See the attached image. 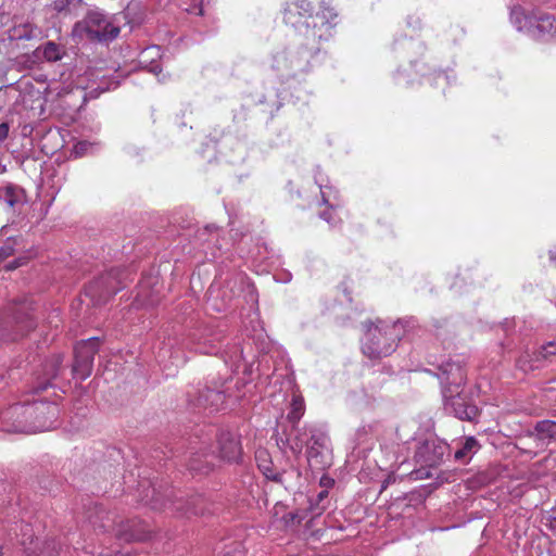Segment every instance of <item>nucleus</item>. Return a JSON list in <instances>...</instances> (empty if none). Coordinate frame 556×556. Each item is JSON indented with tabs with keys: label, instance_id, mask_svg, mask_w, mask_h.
<instances>
[{
	"label": "nucleus",
	"instance_id": "42",
	"mask_svg": "<svg viewBox=\"0 0 556 556\" xmlns=\"http://www.w3.org/2000/svg\"><path fill=\"white\" fill-rule=\"evenodd\" d=\"M92 148V143L88 142V141H79L78 143L75 144V153L77 155H83L85 153L88 152L89 149Z\"/></svg>",
	"mask_w": 556,
	"mask_h": 556
},
{
	"label": "nucleus",
	"instance_id": "11",
	"mask_svg": "<svg viewBox=\"0 0 556 556\" xmlns=\"http://www.w3.org/2000/svg\"><path fill=\"white\" fill-rule=\"evenodd\" d=\"M73 34L92 41H112L118 36L119 27L113 23L112 17L104 11L92 9L87 12L81 21L74 25Z\"/></svg>",
	"mask_w": 556,
	"mask_h": 556
},
{
	"label": "nucleus",
	"instance_id": "61",
	"mask_svg": "<svg viewBox=\"0 0 556 556\" xmlns=\"http://www.w3.org/2000/svg\"><path fill=\"white\" fill-rule=\"evenodd\" d=\"M68 541H71L72 543L75 541V533H72V538L68 539Z\"/></svg>",
	"mask_w": 556,
	"mask_h": 556
},
{
	"label": "nucleus",
	"instance_id": "29",
	"mask_svg": "<svg viewBox=\"0 0 556 556\" xmlns=\"http://www.w3.org/2000/svg\"><path fill=\"white\" fill-rule=\"evenodd\" d=\"M478 450V441L473 437H468L465 439L462 447L455 452L454 457L456 460L469 459Z\"/></svg>",
	"mask_w": 556,
	"mask_h": 556
},
{
	"label": "nucleus",
	"instance_id": "28",
	"mask_svg": "<svg viewBox=\"0 0 556 556\" xmlns=\"http://www.w3.org/2000/svg\"><path fill=\"white\" fill-rule=\"evenodd\" d=\"M514 328V320L506 319L502 325H497L495 327H492V330H494L497 334L503 332L506 337V341L498 342V346L502 350L505 351H513L515 348V338L511 337V331Z\"/></svg>",
	"mask_w": 556,
	"mask_h": 556
},
{
	"label": "nucleus",
	"instance_id": "32",
	"mask_svg": "<svg viewBox=\"0 0 556 556\" xmlns=\"http://www.w3.org/2000/svg\"><path fill=\"white\" fill-rule=\"evenodd\" d=\"M80 7V0H55L53 10L63 15L75 14Z\"/></svg>",
	"mask_w": 556,
	"mask_h": 556
},
{
	"label": "nucleus",
	"instance_id": "1",
	"mask_svg": "<svg viewBox=\"0 0 556 556\" xmlns=\"http://www.w3.org/2000/svg\"><path fill=\"white\" fill-rule=\"evenodd\" d=\"M336 18L323 0H286L283 21L295 35L271 56V68L282 81L301 79L319 63L321 42L333 36Z\"/></svg>",
	"mask_w": 556,
	"mask_h": 556
},
{
	"label": "nucleus",
	"instance_id": "13",
	"mask_svg": "<svg viewBox=\"0 0 556 556\" xmlns=\"http://www.w3.org/2000/svg\"><path fill=\"white\" fill-rule=\"evenodd\" d=\"M268 345L263 333H260L257 338L244 340L242 345L236 343L228 348L223 352V357L227 365H230L235 371H239L241 363L245 366L256 357L257 353H267Z\"/></svg>",
	"mask_w": 556,
	"mask_h": 556
},
{
	"label": "nucleus",
	"instance_id": "58",
	"mask_svg": "<svg viewBox=\"0 0 556 556\" xmlns=\"http://www.w3.org/2000/svg\"><path fill=\"white\" fill-rule=\"evenodd\" d=\"M486 534V525L481 530V535L484 536Z\"/></svg>",
	"mask_w": 556,
	"mask_h": 556
},
{
	"label": "nucleus",
	"instance_id": "21",
	"mask_svg": "<svg viewBox=\"0 0 556 556\" xmlns=\"http://www.w3.org/2000/svg\"><path fill=\"white\" fill-rule=\"evenodd\" d=\"M225 405L226 395L224 391L207 384H205L203 390L200 391L195 403L197 407H202L205 410H208V413L219 412L225 408Z\"/></svg>",
	"mask_w": 556,
	"mask_h": 556
},
{
	"label": "nucleus",
	"instance_id": "3",
	"mask_svg": "<svg viewBox=\"0 0 556 556\" xmlns=\"http://www.w3.org/2000/svg\"><path fill=\"white\" fill-rule=\"evenodd\" d=\"M415 327L416 320L412 317L392 323L378 319L376 323L366 324L362 351L371 359L387 357L395 351L397 342Z\"/></svg>",
	"mask_w": 556,
	"mask_h": 556
},
{
	"label": "nucleus",
	"instance_id": "56",
	"mask_svg": "<svg viewBox=\"0 0 556 556\" xmlns=\"http://www.w3.org/2000/svg\"><path fill=\"white\" fill-rule=\"evenodd\" d=\"M361 392H362V394L364 395V397H363V399H367V397H366V395H367V391H366V389H365L364 387H362V388H361Z\"/></svg>",
	"mask_w": 556,
	"mask_h": 556
},
{
	"label": "nucleus",
	"instance_id": "54",
	"mask_svg": "<svg viewBox=\"0 0 556 556\" xmlns=\"http://www.w3.org/2000/svg\"><path fill=\"white\" fill-rule=\"evenodd\" d=\"M352 402L367 404V403H369V400L368 399H359V400L352 399Z\"/></svg>",
	"mask_w": 556,
	"mask_h": 556
},
{
	"label": "nucleus",
	"instance_id": "50",
	"mask_svg": "<svg viewBox=\"0 0 556 556\" xmlns=\"http://www.w3.org/2000/svg\"><path fill=\"white\" fill-rule=\"evenodd\" d=\"M290 280H291V274L290 273L283 274V277L278 279V281H280V282H289Z\"/></svg>",
	"mask_w": 556,
	"mask_h": 556
},
{
	"label": "nucleus",
	"instance_id": "2",
	"mask_svg": "<svg viewBox=\"0 0 556 556\" xmlns=\"http://www.w3.org/2000/svg\"><path fill=\"white\" fill-rule=\"evenodd\" d=\"M71 386L38 384L31 401L15 403L1 413L8 431L35 433L52 429L60 414L58 402L67 391L63 387Z\"/></svg>",
	"mask_w": 556,
	"mask_h": 556
},
{
	"label": "nucleus",
	"instance_id": "23",
	"mask_svg": "<svg viewBox=\"0 0 556 556\" xmlns=\"http://www.w3.org/2000/svg\"><path fill=\"white\" fill-rule=\"evenodd\" d=\"M529 440L535 442L538 451L545 450L548 444L556 440V421L541 420L539 421L533 432L528 435Z\"/></svg>",
	"mask_w": 556,
	"mask_h": 556
},
{
	"label": "nucleus",
	"instance_id": "40",
	"mask_svg": "<svg viewBox=\"0 0 556 556\" xmlns=\"http://www.w3.org/2000/svg\"><path fill=\"white\" fill-rule=\"evenodd\" d=\"M62 363V359L60 356L51 359L49 366L51 368V374L49 375V377H47L45 380H42L41 382H50L52 379H55L58 378V375H56V365H60Z\"/></svg>",
	"mask_w": 556,
	"mask_h": 556
},
{
	"label": "nucleus",
	"instance_id": "18",
	"mask_svg": "<svg viewBox=\"0 0 556 556\" xmlns=\"http://www.w3.org/2000/svg\"><path fill=\"white\" fill-rule=\"evenodd\" d=\"M219 458L227 463H239L242 457L240 437L229 430H222L217 437Z\"/></svg>",
	"mask_w": 556,
	"mask_h": 556
},
{
	"label": "nucleus",
	"instance_id": "12",
	"mask_svg": "<svg viewBox=\"0 0 556 556\" xmlns=\"http://www.w3.org/2000/svg\"><path fill=\"white\" fill-rule=\"evenodd\" d=\"M304 447L306 460L312 471H325L333 462L332 444L326 430L317 426H309L305 430Z\"/></svg>",
	"mask_w": 556,
	"mask_h": 556
},
{
	"label": "nucleus",
	"instance_id": "49",
	"mask_svg": "<svg viewBox=\"0 0 556 556\" xmlns=\"http://www.w3.org/2000/svg\"><path fill=\"white\" fill-rule=\"evenodd\" d=\"M198 351L203 354H217L219 350L213 345H211L210 348H206L203 345V346H199Z\"/></svg>",
	"mask_w": 556,
	"mask_h": 556
},
{
	"label": "nucleus",
	"instance_id": "35",
	"mask_svg": "<svg viewBox=\"0 0 556 556\" xmlns=\"http://www.w3.org/2000/svg\"><path fill=\"white\" fill-rule=\"evenodd\" d=\"M329 492L321 490L314 500L309 501V509L314 516L321 515L327 506L324 502L328 498Z\"/></svg>",
	"mask_w": 556,
	"mask_h": 556
},
{
	"label": "nucleus",
	"instance_id": "16",
	"mask_svg": "<svg viewBox=\"0 0 556 556\" xmlns=\"http://www.w3.org/2000/svg\"><path fill=\"white\" fill-rule=\"evenodd\" d=\"M0 204L8 215L20 217L28 205L26 191L17 185L8 184L0 189Z\"/></svg>",
	"mask_w": 556,
	"mask_h": 556
},
{
	"label": "nucleus",
	"instance_id": "52",
	"mask_svg": "<svg viewBox=\"0 0 556 556\" xmlns=\"http://www.w3.org/2000/svg\"><path fill=\"white\" fill-rule=\"evenodd\" d=\"M98 556H129V555H126V554H124L122 552H116L114 555L109 554V553H105V554L104 553H100Z\"/></svg>",
	"mask_w": 556,
	"mask_h": 556
},
{
	"label": "nucleus",
	"instance_id": "7",
	"mask_svg": "<svg viewBox=\"0 0 556 556\" xmlns=\"http://www.w3.org/2000/svg\"><path fill=\"white\" fill-rule=\"evenodd\" d=\"M480 384H446L442 390L444 409L460 420L475 421L479 415Z\"/></svg>",
	"mask_w": 556,
	"mask_h": 556
},
{
	"label": "nucleus",
	"instance_id": "48",
	"mask_svg": "<svg viewBox=\"0 0 556 556\" xmlns=\"http://www.w3.org/2000/svg\"><path fill=\"white\" fill-rule=\"evenodd\" d=\"M10 126L7 122L0 124V142L4 141L9 136Z\"/></svg>",
	"mask_w": 556,
	"mask_h": 556
},
{
	"label": "nucleus",
	"instance_id": "45",
	"mask_svg": "<svg viewBox=\"0 0 556 556\" xmlns=\"http://www.w3.org/2000/svg\"><path fill=\"white\" fill-rule=\"evenodd\" d=\"M79 551H81V553L85 555H93L92 549H89L87 546L81 545L79 541H76L75 545L73 546V552L79 555Z\"/></svg>",
	"mask_w": 556,
	"mask_h": 556
},
{
	"label": "nucleus",
	"instance_id": "9",
	"mask_svg": "<svg viewBox=\"0 0 556 556\" xmlns=\"http://www.w3.org/2000/svg\"><path fill=\"white\" fill-rule=\"evenodd\" d=\"M305 413V402L299 389L294 386L291 388V401L289 405V413L287 415L288 428H283L282 432H278V443L286 445L294 455H300L304 448V437H307L304 428L299 427V422Z\"/></svg>",
	"mask_w": 556,
	"mask_h": 556
},
{
	"label": "nucleus",
	"instance_id": "15",
	"mask_svg": "<svg viewBox=\"0 0 556 556\" xmlns=\"http://www.w3.org/2000/svg\"><path fill=\"white\" fill-rule=\"evenodd\" d=\"M122 288L121 282L117 280V271L112 269L91 281L86 287L85 293L96 304H101L106 302L110 296L116 294Z\"/></svg>",
	"mask_w": 556,
	"mask_h": 556
},
{
	"label": "nucleus",
	"instance_id": "36",
	"mask_svg": "<svg viewBox=\"0 0 556 556\" xmlns=\"http://www.w3.org/2000/svg\"><path fill=\"white\" fill-rule=\"evenodd\" d=\"M409 66L412 68H415L414 74L413 73H406L403 76V79H404L405 84L414 85L416 81H419L420 77H424L426 75V72H425L426 65L421 64L420 67L417 68L418 62L416 60H410L409 61Z\"/></svg>",
	"mask_w": 556,
	"mask_h": 556
},
{
	"label": "nucleus",
	"instance_id": "10",
	"mask_svg": "<svg viewBox=\"0 0 556 556\" xmlns=\"http://www.w3.org/2000/svg\"><path fill=\"white\" fill-rule=\"evenodd\" d=\"M147 483L148 488H146L144 481L139 483V486L142 489L140 496L141 501L144 504L150 505L153 509H162L168 506L187 516H198L211 513L207 507V500L201 494H193L187 500L180 497L162 502L160 491H157L151 482Z\"/></svg>",
	"mask_w": 556,
	"mask_h": 556
},
{
	"label": "nucleus",
	"instance_id": "38",
	"mask_svg": "<svg viewBox=\"0 0 556 556\" xmlns=\"http://www.w3.org/2000/svg\"><path fill=\"white\" fill-rule=\"evenodd\" d=\"M189 469L191 471L200 472V473H207L212 467L206 463L205 466H202L200 460L195 457L191 458L189 464Z\"/></svg>",
	"mask_w": 556,
	"mask_h": 556
},
{
	"label": "nucleus",
	"instance_id": "60",
	"mask_svg": "<svg viewBox=\"0 0 556 556\" xmlns=\"http://www.w3.org/2000/svg\"><path fill=\"white\" fill-rule=\"evenodd\" d=\"M28 531H30V529H29V527L26 525V526H25V533H24V535H23V536H26V534H27V532H28Z\"/></svg>",
	"mask_w": 556,
	"mask_h": 556
},
{
	"label": "nucleus",
	"instance_id": "51",
	"mask_svg": "<svg viewBox=\"0 0 556 556\" xmlns=\"http://www.w3.org/2000/svg\"><path fill=\"white\" fill-rule=\"evenodd\" d=\"M549 261L556 266V250L549 251Z\"/></svg>",
	"mask_w": 556,
	"mask_h": 556
},
{
	"label": "nucleus",
	"instance_id": "34",
	"mask_svg": "<svg viewBox=\"0 0 556 556\" xmlns=\"http://www.w3.org/2000/svg\"><path fill=\"white\" fill-rule=\"evenodd\" d=\"M43 58L49 62L60 61L63 56L61 47L53 42L48 41L42 48Z\"/></svg>",
	"mask_w": 556,
	"mask_h": 556
},
{
	"label": "nucleus",
	"instance_id": "14",
	"mask_svg": "<svg viewBox=\"0 0 556 556\" xmlns=\"http://www.w3.org/2000/svg\"><path fill=\"white\" fill-rule=\"evenodd\" d=\"M99 338L92 337L81 340L74 348V362L72 366L73 379L86 380L92 371L94 355L99 351Z\"/></svg>",
	"mask_w": 556,
	"mask_h": 556
},
{
	"label": "nucleus",
	"instance_id": "33",
	"mask_svg": "<svg viewBox=\"0 0 556 556\" xmlns=\"http://www.w3.org/2000/svg\"><path fill=\"white\" fill-rule=\"evenodd\" d=\"M400 49L406 54L410 53H422L425 50V46L422 42L414 39L404 38L402 41H395V49Z\"/></svg>",
	"mask_w": 556,
	"mask_h": 556
},
{
	"label": "nucleus",
	"instance_id": "47",
	"mask_svg": "<svg viewBox=\"0 0 556 556\" xmlns=\"http://www.w3.org/2000/svg\"><path fill=\"white\" fill-rule=\"evenodd\" d=\"M78 409L80 410V413H77V414H76V418H77L78 416H83V417H85V416L87 415V408H86V407H85V408L79 407ZM72 424H73V427H74V430H75V431H78V430L81 428L80 421H77V422H76L75 417H73Z\"/></svg>",
	"mask_w": 556,
	"mask_h": 556
},
{
	"label": "nucleus",
	"instance_id": "59",
	"mask_svg": "<svg viewBox=\"0 0 556 556\" xmlns=\"http://www.w3.org/2000/svg\"><path fill=\"white\" fill-rule=\"evenodd\" d=\"M136 5V3H130L127 8V11L128 13L130 12V10H132V8Z\"/></svg>",
	"mask_w": 556,
	"mask_h": 556
},
{
	"label": "nucleus",
	"instance_id": "37",
	"mask_svg": "<svg viewBox=\"0 0 556 556\" xmlns=\"http://www.w3.org/2000/svg\"><path fill=\"white\" fill-rule=\"evenodd\" d=\"M485 481H486V477L483 473H481V475H478L476 477L468 479L466 482V485H467V489H469L471 491H476V490H479L480 488H482L483 484L485 483Z\"/></svg>",
	"mask_w": 556,
	"mask_h": 556
},
{
	"label": "nucleus",
	"instance_id": "44",
	"mask_svg": "<svg viewBox=\"0 0 556 556\" xmlns=\"http://www.w3.org/2000/svg\"><path fill=\"white\" fill-rule=\"evenodd\" d=\"M319 484L321 488H324V490L328 491L330 488L333 486L334 480L328 475L324 473L319 479Z\"/></svg>",
	"mask_w": 556,
	"mask_h": 556
},
{
	"label": "nucleus",
	"instance_id": "26",
	"mask_svg": "<svg viewBox=\"0 0 556 556\" xmlns=\"http://www.w3.org/2000/svg\"><path fill=\"white\" fill-rule=\"evenodd\" d=\"M255 458L258 469L266 477V479L280 483L285 482L283 473L274 470L271 460L268 458V453L266 451L256 452Z\"/></svg>",
	"mask_w": 556,
	"mask_h": 556
},
{
	"label": "nucleus",
	"instance_id": "25",
	"mask_svg": "<svg viewBox=\"0 0 556 556\" xmlns=\"http://www.w3.org/2000/svg\"><path fill=\"white\" fill-rule=\"evenodd\" d=\"M104 516L108 520H111L109 514L105 513L102 506L94 504L93 506H89L86 511V521L93 527V529H99L103 532L109 531L111 529V525L104 522Z\"/></svg>",
	"mask_w": 556,
	"mask_h": 556
},
{
	"label": "nucleus",
	"instance_id": "24",
	"mask_svg": "<svg viewBox=\"0 0 556 556\" xmlns=\"http://www.w3.org/2000/svg\"><path fill=\"white\" fill-rule=\"evenodd\" d=\"M421 374L425 375L420 378L422 380L438 378L439 380H445L447 382H460L466 379L464 369L456 362L444 363L439 367L438 372H432L431 370L425 369L421 371Z\"/></svg>",
	"mask_w": 556,
	"mask_h": 556
},
{
	"label": "nucleus",
	"instance_id": "55",
	"mask_svg": "<svg viewBox=\"0 0 556 556\" xmlns=\"http://www.w3.org/2000/svg\"><path fill=\"white\" fill-rule=\"evenodd\" d=\"M366 433H367V431H366V428H365V427H362V428H359V429L357 430V434H359V435H361V434H366Z\"/></svg>",
	"mask_w": 556,
	"mask_h": 556
},
{
	"label": "nucleus",
	"instance_id": "20",
	"mask_svg": "<svg viewBox=\"0 0 556 556\" xmlns=\"http://www.w3.org/2000/svg\"><path fill=\"white\" fill-rule=\"evenodd\" d=\"M318 174L319 172L315 175V180L320 189L321 203L330 206V210L321 212L319 217L327 222L331 227H334L341 222L340 218L333 213V207L339 205L337 201L338 191L334 190L331 186L325 185L324 180L319 178Z\"/></svg>",
	"mask_w": 556,
	"mask_h": 556
},
{
	"label": "nucleus",
	"instance_id": "19",
	"mask_svg": "<svg viewBox=\"0 0 556 556\" xmlns=\"http://www.w3.org/2000/svg\"><path fill=\"white\" fill-rule=\"evenodd\" d=\"M114 531L117 539L123 542L144 541L150 536L148 525L137 518L122 521Z\"/></svg>",
	"mask_w": 556,
	"mask_h": 556
},
{
	"label": "nucleus",
	"instance_id": "17",
	"mask_svg": "<svg viewBox=\"0 0 556 556\" xmlns=\"http://www.w3.org/2000/svg\"><path fill=\"white\" fill-rule=\"evenodd\" d=\"M556 356V339L543 343L540 348L525 351L517 359V366L520 370L527 372L539 369L543 363Z\"/></svg>",
	"mask_w": 556,
	"mask_h": 556
},
{
	"label": "nucleus",
	"instance_id": "57",
	"mask_svg": "<svg viewBox=\"0 0 556 556\" xmlns=\"http://www.w3.org/2000/svg\"><path fill=\"white\" fill-rule=\"evenodd\" d=\"M401 75H402V71L397 70V72H396V79H397L399 83H400V79H401Z\"/></svg>",
	"mask_w": 556,
	"mask_h": 556
},
{
	"label": "nucleus",
	"instance_id": "8",
	"mask_svg": "<svg viewBox=\"0 0 556 556\" xmlns=\"http://www.w3.org/2000/svg\"><path fill=\"white\" fill-rule=\"evenodd\" d=\"M210 299L214 301L213 307L218 311H226L231 302L243 294L247 302L256 303L257 292L250 279L243 274H235L222 286L216 280L210 287Z\"/></svg>",
	"mask_w": 556,
	"mask_h": 556
},
{
	"label": "nucleus",
	"instance_id": "6",
	"mask_svg": "<svg viewBox=\"0 0 556 556\" xmlns=\"http://www.w3.org/2000/svg\"><path fill=\"white\" fill-rule=\"evenodd\" d=\"M509 20L515 29L528 37L549 41L556 39V17L539 10L528 11L520 5L510 9Z\"/></svg>",
	"mask_w": 556,
	"mask_h": 556
},
{
	"label": "nucleus",
	"instance_id": "39",
	"mask_svg": "<svg viewBox=\"0 0 556 556\" xmlns=\"http://www.w3.org/2000/svg\"><path fill=\"white\" fill-rule=\"evenodd\" d=\"M185 10L191 14L203 15V0H191Z\"/></svg>",
	"mask_w": 556,
	"mask_h": 556
},
{
	"label": "nucleus",
	"instance_id": "30",
	"mask_svg": "<svg viewBox=\"0 0 556 556\" xmlns=\"http://www.w3.org/2000/svg\"><path fill=\"white\" fill-rule=\"evenodd\" d=\"M59 548H56V542L54 540H50L45 542L42 548L40 549L41 556H72L71 548L66 546H62L61 543H58Z\"/></svg>",
	"mask_w": 556,
	"mask_h": 556
},
{
	"label": "nucleus",
	"instance_id": "5",
	"mask_svg": "<svg viewBox=\"0 0 556 556\" xmlns=\"http://www.w3.org/2000/svg\"><path fill=\"white\" fill-rule=\"evenodd\" d=\"M36 311L34 301L28 298L9 303L0 314V341H16L35 329Z\"/></svg>",
	"mask_w": 556,
	"mask_h": 556
},
{
	"label": "nucleus",
	"instance_id": "31",
	"mask_svg": "<svg viewBox=\"0 0 556 556\" xmlns=\"http://www.w3.org/2000/svg\"><path fill=\"white\" fill-rule=\"evenodd\" d=\"M41 36V29L30 23L20 25L15 28V37L24 40L36 39Z\"/></svg>",
	"mask_w": 556,
	"mask_h": 556
},
{
	"label": "nucleus",
	"instance_id": "62",
	"mask_svg": "<svg viewBox=\"0 0 556 556\" xmlns=\"http://www.w3.org/2000/svg\"><path fill=\"white\" fill-rule=\"evenodd\" d=\"M212 228H215V227H214V226H206V227H205V229H206V230H208V231H211V230H212Z\"/></svg>",
	"mask_w": 556,
	"mask_h": 556
},
{
	"label": "nucleus",
	"instance_id": "27",
	"mask_svg": "<svg viewBox=\"0 0 556 556\" xmlns=\"http://www.w3.org/2000/svg\"><path fill=\"white\" fill-rule=\"evenodd\" d=\"M26 245L22 239V237H9L1 245H0V263L7 260L9 256L14 255L16 252L25 250Z\"/></svg>",
	"mask_w": 556,
	"mask_h": 556
},
{
	"label": "nucleus",
	"instance_id": "22",
	"mask_svg": "<svg viewBox=\"0 0 556 556\" xmlns=\"http://www.w3.org/2000/svg\"><path fill=\"white\" fill-rule=\"evenodd\" d=\"M139 64L149 73L154 74L159 81L165 80V75L162 74L163 53L159 46H150L144 48L139 54Z\"/></svg>",
	"mask_w": 556,
	"mask_h": 556
},
{
	"label": "nucleus",
	"instance_id": "46",
	"mask_svg": "<svg viewBox=\"0 0 556 556\" xmlns=\"http://www.w3.org/2000/svg\"><path fill=\"white\" fill-rule=\"evenodd\" d=\"M26 260H27V257H24V256L16 257L13 262H11L10 264L7 265V268L10 270L15 269V268L24 265L26 263Z\"/></svg>",
	"mask_w": 556,
	"mask_h": 556
},
{
	"label": "nucleus",
	"instance_id": "53",
	"mask_svg": "<svg viewBox=\"0 0 556 556\" xmlns=\"http://www.w3.org/2000/svg\"><path fill=\"white\" fill-rule=\"evenodd\" d=\"M295 380V377L293 375V372H291L290 375L286 376V378L283 379L282 382H293Z\"/></svg>",
	"mask_w": 556,
	"mask_h": 556
},
{
	"label": "nucleus",
	"instance_id": "43",
	"mask_svg": "<svg viewBox=\"0 0 556 556\" xmlns=\"http://www.w3.org/2000/svg\"><path fill=\"white\" fill-rule=\"evenodd\" d=\"M28 539L30 540L28 545H27L26 539H23L21 541V543L24 546V549L26 553L35 554L37 552V541L36 542L34 541L33 535H29Z\"/></svg>",
	"mask_w": 556,
	"mask_h": 556
},
{
	"label": "nucleus",
	"instance_id": "41",
	"mask_svg": "<svg viewBox=\"0 0 556 556\" xmlns=\"http://www.w3.org/2000/svg\"><path fill=\"white\" fill-rule=\"evenodd\" d=\"M451 75H448L447 73L445 72H438L434 74V83L437 86H441L442 83H445V85H448L450 84V80H451Z\"/></svg>",
	"mask_w": 556,
	"mask_h": 556
},
{
	"label": "nucleus",
	"instance_id": "4",
	"mask_svg": "<svg viewBox=\"0 0 556 556\" xmlns=\"http://www.w3.org/2000/svg\"><path fill=\"white\" fill-rule=\"evenodd\" d=\"M403 430L397 431L399 440L406 445L407 451L414 450L413 459L415 464L421 466V469L414 472L415 478H429L431 476L429 468L443 463L448 444L431 433L415 432L413 437H407Z\"/></svg>",
	"mask_w": 556,
	"mask_h": 556
}]
</instances>
